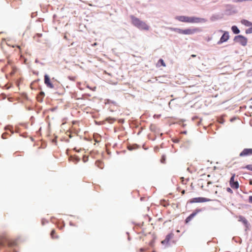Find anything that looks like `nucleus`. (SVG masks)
<instances>
[{
  "instance_id": "obj_23",
  "label": "nucleus",
  "mask_w": 252,
  "mask_h": 252,
  "mask_svg": "<svg viewBox=\"0 0 252 252\" xmlns=\"http://www.w3.org/2000/svg\"><path fill=\"white\" fill-rule=\"evenodd\" d=\"M249 202L252 203V196H250L249 197Z\"/></svg>"
},
{
  "instance_id": "obj_12",
  "label": "nucleus",
  "mask_w": 252,
  "mask_h": 252,
  "mask_svg": "<svg viewBox=\"0 0 252 252\" xmlns=\"http://www.w3.org/2000/svg\"><path fill=\"white\" fill-rule=\"evenodd\" d=\"M173 234L170 233L168 234L164 240L161 241V243L163 245H167L169 243L170 240L173 237Z\"/></svg>"
},
{
  "instance_id": "obj_26",
  "label": "nucleus",
  "mask_w": 252,
  "mask_h": 252,
  "mask_svg": "<svg viewBox=\"0 0 252 252\" xmlns=\"http://www.w3.org/2000/svg\"><path fill=\"white\" fill-rule=\"evenodd\" d=\"M15 71V70H14V69H13V72H11V73H12V74L14 73Z\"/></svg>"
},
{
  "instance_id": "obj_4",
  "label": "nucleus",
  "mask_w": 252,
  "mask_h": 252,
  "mask_svg": "<svg viewBox=\"0 0 252 252\" xmlns=\"http://www.w3.org/2000/svg\"><path fill=\"white\" fill-rule=\"evenodd\" d=\"M201 187L203 190L211 194H217L218 193V189L219 187L213 185L211 182H208L206 186L204 185L203 183H202Z\"/></svg>"
},
{
  "instance_id": "obj_29",
  "label": "nucleus",
  "mask_w": 252,
  "mask_h": 252,
  "mask_svg": "<svg viewBox=\"0 0 252 252\" xmlns=\"http://www.w3.org/2000/svg\"><path fill=\"white\" fill-rule=\"evenodd\" d=\"M181 179L182 180V181L183 182V178H181Z\"/></svg>"
},
{
  "instance_id": "obj_3",
  "label": "nucleus",
  "mask_w": 252,
  "mask_h": 252,
  "mask_svg": "<svg viewBox=\"0 0 252 252\" xmlns=\"http://www.w3.org/2000/svg\"><path fill=\"white\" fill-rule=\"evenodd\" d=\"M170 29L172 31L176 32L179 34L185 35L193 34L200 31L199 29L197 28H194L192 29L189 28L185 30L181 29L179 28H170Z\"/></svg>"
},
{
  "instance_id": "obj_10",
  "label": "nucleus",
  "mask_w": 252,
  "mask_h": 252,
  "mask_svg": "<svg viewBox=\"0 0 252 252\" xmlns=\"http://www.w3.org/2000/svg\"><path fill=\"white\" fill-rule=\"evenodd\" d=\"M44 83L49 88L53 89L54 86L51 83L49 76L47 74L44 75Z\"/></svg>"
},
{
  "instance_id": "obj_13",
  "label": "nucleus",
  "mask_w": 252,
  "mask_h": 252,
  "mask_svg": "<svg viewBox=\"0 0 252 252\" xmlns=\"http://www.w3.org/2000/svg\"><path fill=\"white\" fill-rule=\"evenodd\" d=\"M238 220L239 221H241L246 227L248 226V221L247 219L242 216L238 217Z\"/></svg>"
},
{
  "instance_id": "obj_20",
  "label": "nucleus",
  "mask_w": 252,
  "mask_h": 252,
  "mask_svg": "<svg viewBox=\"0 0 252 252\" xmlns=\"http://www.w3.org/2000/svg\"><path fill=\"white\" fill-rule=\"evenodd\" d=\"M244 168L247 169L250 171H252V164L247 165L244 167Z\"/></svg>"
},
{
  "instance_id": "obj_11",
  "label": "nucleus",
  "mask_w": 252,
  "mask_h": 252,
  "mask_svg": "<svg viewBox=\"0 0 252 252\" xmlns=\"http://www.w3.org/2000/svg\"><path fill=\"white\" fill-rule=\"evenodd\" d=\"M229 39V35L227 32H225L221 36L220 40L218 42V44H221L222 43L226 41Z\"/></svg>"
},
{
  "instance_id": "obj_21",
  "label": "nucleus",
  "mask_w": 252,
  "mask_h": 252,
  "mask_svg": "<svg viewBox=\"0 0 252 252\" xmlns=\"http://www.w3.org/2000/svg\"><path fill=\"white\" fill-rule=\"evenodd\" d=\"M160 161L162 163H164L165 161V157L164 156H162L161 157V158L160 159Z\"/></svg>"
},
{
  "instance_id": "obj_2",
  "label": "nucleus",
  "mask_w": 252,
  "mask_h": 252,
  "mask_svg": "<svg viewBox=\"0 0 252 252\" xmlns=\"http://www.w3.org/2000/svg\"><path fill=\"white\" fill-rule=\"evenodd\" d=\"M130 19L132 25L139 29L145 31L149 30V26L145 22L140 20L133 15L130 16Z\"/></svg>"
},
{
  "instance_id": "obj_16",
  "label": "nucleus",
  "mask_w": 252,
  "mask_h": 252,
  "mask_svg": "<svg viewBox=\"0 0 252 252\" xmlns=\"http://www.w3.org/2000/svg\"><path fill=\"white\" fill-rule=\"evenodd\" d=\"M157 66H162L164 67L166 66V64H165L164 61L162 59H160L158 61Z\"/></svg>"
},
{
  "instance_id": "obj_25",
  "label": "nucleus",
  "mask_w": 252,
  "mask_h": 252,
  "mask_svg": "<svg viewBox=\"0 0 252 252\" xmlns=\"http://www.w3.org/2000/svg\"><path fill=\"white\" fill-rule=\"evenodd\" d=\"M192 57L194 58V57H196V55H192L191 56Z\"/></svg>"
},
{
  "instance_id": "obj_5",
  "label": "nucleus",
  "mask_w": 252,
  "mask_h": 252,
  "mask_svg": "<svg viewBox=\"0 0 252 252\" xmlns=\"http://www.w3.org/2000/svg\"><path fill=\"white\" fill-rule=\"evenodd\" d=\"M234 40L244 46H246L247 44V38L241 35L236 36L234 38Z\"/></svg>"
},
{
  "instance_id": "obj_27",
  "label": "nucleus",
  "mask_w": 252,
  "mask_h": 252,
  "mask_svg": "<svg viewBox=\"0 0 252 252\" xmlns=\"http://www.w3.org/2000/svg\"><path fill=\"white\" fill-rule=\"evenodd\" d=\"M185 191L184 190H183L182 191V194H184L185 193Z\"/></svg>"
},
{
  "instance_id": "obj_9",
  "label": "nucleus",
  "mask_w": 252,
  "mask_h": 252,
  "mask_svg": "<svg viewBox=\"0 0 252 252\" xmlns=\"http://www.w3.org/2000/svg\"><path fill=\"white\" fill-rule=\"evenodd\" d=\"M201 211L202 209H196L195 210L192 214H191L188 217L186 218L185 220L186 223H189L198 213L201 212Z\"/></svg>"
},
{
  "instance_id": "obj_19",
  "label": "nucleus",
  "mask_w": 252,
  "mask_h": 252,
  "mask_svg": "<svg viewBox=\"0 0 252 252\" xmlns=\"http://www.w3.org/2000/svg\"><path fill=\"white\" fill-rule=\"evenodd\" d=\"M249 27H250V28L249 29H248L247 30H246V33L247 34L252 33V24Z\"/></svg>"
},
{
  "instance_id": "obj_6",
  "label": "nucleus",
  "mask_w": 252,
  "mask_h": 252,
  "mask_svg": "<svg viewBox=\"0 0 252 252\" xmlns=\"http://www.w3.org/2000/svg\"><path fill=\"white\" fill-rule=\"evenodd\" d=\"M235 174L233 175L232 177L230 178V181H229V184L230 187L233 189H237L239 187V185L237 181H235Z\"/></svg>"
},
{
  "instance_id": "obj_24",
  "label": "nucleus",
  "mask_w": 252,
  "mask_h": 252,
  "mask_svg": "<svg viewBox=\"0 0 252 252\" xmlns=\"http://www.w3.org/2000/svg\"><path fill=\"white\" fill-rule=\"evenodd\" d=\"M40 94L41 95H44V93L43 92H40Z\"/></svg>"
},
{
  "instance_id": "obj_18",
  "label": "nucleus",
  "mask_w": 252,
  "mask_h": 252,
  "mask_svg": "<svg viewBox=\"0 0 252 252\" xmlns=\"http://www.w3.org/2000/svg\"><path fill=\"white\" fill-rule=\"evenodd\" d=\"M231 29H232V31H233V32L235 33V34H238L240 32V31L238 29V28L235 26H233L231 28Z\"/></svg>"
},
{
  "instance_id": "obj_8",
  "label": "nucleus",
  "mask_w": 252,
  "mask_h": 252,
  "mask_svg": "<svg viewBox=\"0 0 252 252\" xmlns=\"http://www.w3.org/2000/svg\"><path fill=\"white\" fill-rule=\"evenodd\" d=\"M252 155V148L244 149L240 154L239 157H246Z\"/></svg>"
},
{
  "instance_id": "obj_28",
  "label": "nucleus",
  "mask_w": 252,
  "mask_h": 252,
  "mask_svg": "<svg viewBox=\"0 0 252 252\" xmlns=\"http://www.w3.org/2000/svg\"><path fill=\"white\" fill-rule=\"evenodd\" d=\"M37 35L39 37L41 36V34H37Z\"/></svg>"
},
{
  "instance_id": "obj_1",
  "label": "nucleus",
  "mask_w": 252,
  "mask_h": 252,
  "mask_svg": "<svg viewBox=\"0 0 252 252\" xmlns=\"http://www.w3.org/2000/svg\"><path fill=\"white\" fill-rule=\"evenodd\" d=\"M175 19L179 21L189 23H200L206 22V20L205 19L196 17L178 16L175 17Z\"/></svg>"
},
{
  "instance_id": "obj_22",
  "label": "nucleus",
  "mask_w": 252,
  "mask_h": 252,
  "mask_svg": "<svg viewBox=\"0 0 252 252\" xmlns=\"http://www.w3.org/2000/svg\"><path fill=\"white\" fill-rule=\"evenodd\" d=\"M226 191L231 194L233 193L232 190L230 188H227Z\"/></svg>"
},
{
  "instance_id": "obj_30",
  "label": "nucleus",
  "mask_w": 252,
  "mask_h": 252,
  "mask_svg": "<svg viewBox=\"0 0 252 252\" xmlns=\"http://www.w3.org/2000/svg\"><path fill=\"white\" fill-rule=\"evenodd\" d=\"M10 61H8V64H10Z\"/></svg>"
},
{
  "instance_id": "obj_14",
  "label": "nucleus",
  "mask_w": 252,
  "mask_h": 252,
  "mask_svg": "<svg viewBox=\"0 0 252 252\" xmlns=\"http://www.w3.org/2000/svg\"><path fill=\"white\" fill-rule=\"evenodd\" d=\"M50 235L52 239H58L59 238V236L56 234V231L54 229L51 231Z\"/></svg>"
},
{
  "instance_id": "obj_7",
  "label": "nucleus",
  "mask_w": 252,
  "mask_h": 252,
  "mask_svg": "<svg viewBox=\"0 0 252 252\" xmlns=\"http://www.w3.org/2000/svg\"><path fill=\"white\" fill-rule=\"evenodd\" d=\"M211 199L205 197H195L190 200V203H199L210 201Z\"/></svg>"
},
{
  "instance_id": "obj_17",
  "label": "nucleus",
  "mask_w": 252,
  "mask_h": 252,
  "mask_svg": "<svg viewBox=\"0 0 252 252\" xmlns=\"http://www.w3.org/2000/svg\"><path fill=\"white\" fill-rule=\"evenodd\" d=\"M24 46H23L22 45L21 46H19V45L12 46L13 47H16L17 48V49H18V51H19V54H20L21 55V56H22V50H23Z\"/></svg>"
},
{
  "instance_id": "obj_15",
  "label": "nucleus",
  "mask_w": 252,
  "mask_h": 252,
  "mask_svg": "<svg viewBox=\"0 0 252 252\" xmlns=\"http://www.w3.org/2000/svg\"><path fill=\"white\" fill-rule=\"evenodd\" d=\"M241 23L244 25H245L247 27H249L251 25V24H252V23L249 22V21L247 20H242L241 21Z\"/></svg>"
}]
</instances>
